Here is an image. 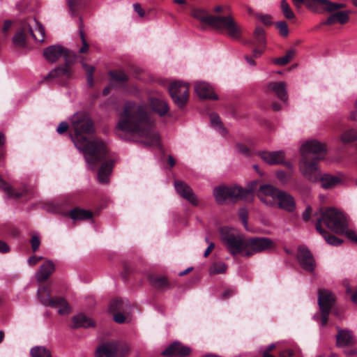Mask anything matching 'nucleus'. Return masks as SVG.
<instances>
[{
    "mask_svg": "<svg viewBox=\"0 0 357 357\" xmlns=\"http://www.w3.org/2000/svg\"><path fill=\"white\" fill-rule=\"evenodd\" d=\"M174 187L177 193L188 201L190 204L195 206H197L199 204L196 195L188 184L181 181H176L174 182Z\"/></svg>",
    "mask_w": 357,
    "mask_h": 357,
    "instance_id": "obj_16",
    "label": "nucleus"
},
{
    "mask_svg": "<svg viewBox=\"0 0 357 357\" xmlns=\"http://www.w3.org/2000/svg\"><path fill=\"white\" fill-rule=\"evenodd\" d=\"M321 324L324 326L328 322V314L330 312L329 310H321Z\"/></svg>",
    "mask_w": 357,
    "mask_h": 357,
    "instance_id": "obj_55",
    "label": "nucleus"
},
{
    "mask_svg": "<svg viewBox=\"0 0 357 357\" xmlns=\"http://www.w3.org/2000/svg\"><path fill=\"white\" fill-rule=\"evenodd\" d=\"M336 346L340 348L349 347L355 343L353 333L349 330H343L337 327Z\"/></svg>",
    "mask_w": 357,
    "mask_h": 357,
    "instance_id": "obj_20",
    "label": "nucleus"
},
{
    "mask_svg": "<svg viewBox=\"0 0 357 357\" xmlns=\"http://www.w3.org/2000/svg\"><path fill=\"white\" fill-rule=\"evenodd\" d=\"M305 5L307 9L316 13H333L346 7L344 3H333L329 0H306Z\"/></svg>",
    "mask_w": 357,
    "mask_h": 357,
    "instance_id": "obj_11",
    "label": "nucleus"
},
{
    "mask_svg": "<svg viewBox=\"0 0 357 357\" xmlns=\"http://www.w3.org/2000/svg\"><path fill=\"white\" fill-rule=\"evenodd\" d=\"M210 120L211 126L222 135H226V130L222 125L220 117L215 114H211L210 115Z\"/></svg>",
    "mask_w": 357,
    "mask_h": 357,
    "instance_id": "obj_39",
    "label": "nucleus"
},
{
    "mask_svg": "<svg viewBox=\"0 0 357 357\" xmlns=\"http://www.w3.org/2000/svg\"><path fill=\"white\" fill-rule=\"evenodd\" d=\"M70 216L74 220H85L92 218V213L87 210L76 208L70 211Z\"/></svg>",
    "mask_w": 357,
    "mask_h": 357,
    "instance_id": "obj_34",
    "label": "nucleus"
},
{
    "mask_svg": "<svg viewBox=\"0 0 357 357\" xmlns=\"http://www.w3.org/2000/svg\"><path fill=\"white\" fill-rule=\"evenodd\" d=\"M235 291L233 289H227L223 292L222 297L224 298H228L229 297L231 296L233 294H234Z\"/></svg>",
    "mask_w": 357,
    "mask_h": 357,
    "instance_id": "obj_64",
    "label": "nucleus"
},
{
    "mask_svg": "<svg viewBox=\"0 0 357 357\" xmlns=\"http://www.w3.org/2000/svg\"><path fill=\"white\" fill-rule=\"evenodd\" d=\"M116 130L139 137L140 142L146 146L160 145V136L154 130V121L144 105L126 102L120 114Z\"/></svg>",
    "mask_w": 357,
    "mask_h": 357,
    "instance_id": "obj_1",
    "label": "nucleus"
},
{
    "mask_svg": "<svg viewBox=\"0 0 357 357\" xmlns=\"http://www.w3.org/2000/svg\"><path fill=\"white\" fill-rule=\"evenodd\" d=\"M93 326L94 323L93 320L82 314L75 316L73 318V327L74 328H88Z\"/></svg>",
    "mask_w": 357,
    "mask_h": 357,
    "instance_id": "obj_33",
    "label": "nucleus"
},
{
    "mask_svg": "<svg viewBox=\"0 0 357 357\" xmlns=\"http://www.w3.org/2000/svg\"><path fill=\"white\" fill-rule=\"evenodd\" d=\"M228 199H243L249 195L250 191L244 190L238 186H226Z\"/></svg>",
    "mask_w": 357,
    "mask_h": 357,
    "instance_id": "obj_30",
    "label": "nucleus"
},
{
    "mask_svg": "<svg viewBox=\"0 0 357 357\" xmlns=\"http://www.w3.org/2000/svg\"><path fill=\"white\" fill-rule=\"evenodd\" d=\"M335 303V297L332 293L326 289H320L318 294V304L320 310L331 311Z\"/></svg>",
    "mask_w": 357,
    "mask_h": 357,
    "instance_id": "obj_22",
    "label": "nucleus"
},
{
    "mask_svg": "<svg viewBox=\"0 0 357 357\" xmlns=\"http://www.w3.org/2000/svg\"><path fill=\"white\" fill-rule=\"evenodd\" d=\"M126 312H114L113 315L114 320L118 324H123L126 321L127 318L124 314Z\"/></svg>",
    "mask_w": 357,
    "mask_h": 357,
    "instance_id": "obj_46",
    "label": "nucleus"
},
{
    "mask_svg": "<svg viewBox=\"0 0 357 357\" xmlns=\"http://www.w3.org/2000/svg\"><path fill=\"white\" fill-rule=\"evenodd\" d=\"M109 75L112 79L118 82H125L128 79V77L122 71H111Z\"/></svg>",
    "mask_w": 357,
    "mask_h": 357,
    "instance_id": "obj_42",
    "label": "nucleus"
},
{
    "mask_svg": "<svg viewBox=\"0 0 357 357\" xmlns=\"http://www.w3.org/2000/svg\"><path fill=\"white\" fill-rule=\"evenodd\" d=\"M213 195L215 201L219 204H222L228 199L226 186H219L213 190Z\"/></svg>",
    "mask_w": 357,
    "mask_h": 357,
    "instance_id": "obj_37",
    "label": "nucleus"
},
{
    "mask_svg": "<svg viewBox=\"0 0 357 357\" xmlns=\"http://www.w3.org/2000/svg\"><path fill=\"white\" fill-rule=\"evenodd\" d=\"M130 351V347L123 342H108L100 345L97 350L96 357H125Z\"/></svg>",
    "mask_w": 357,
    "mask_h": 357,
    "instance_id": "obj_7",
    "label": "nucleus"
},
{
    "mask_svg": "<svg viewBox=\"0 0 357 357\" xmlns=\"http://www.w3.org/2000/svg\"><path fill=\"white\" fill-rule=\"evenodd\" d=\"M30 354L31 357H52L50 350L42 346L31 348Z\"/></svg>",
    "mask_w": 357,
    "mask_h": 357,
    "instance_id": "obj_38",
    "label": "nucleus"
},
{
    "mask_svg": "<svg viewBox=\"0 0 357 357\" xmlns=\"http://www.w3.org/2000/svg\"><path fill=\"white\" fill-rule=\"evenodd\" d=\"M260 20L266 25L271 24V18L269 15H262L261 16Z\"/></svg>",
    "mask_w": 357,
    "mask_h": 357,
    "instance_id": "obj_62",
    "label": "nucleus"
},
{
    "mask_svg": "<svg viewBox=\"0 0 357 357\" xmlns=\"http://www.w3.org/2000/svg\"><path fill=\"white\" fill-rule=\"evenodd\" d=\"M134 10L137 13L139 17H143L145 15V12L142 8L141 5L138 3L133 4Z\"/></svg>",
    "mask_w": 357,
    "mask_h": 357,
    "instance_id": "obj_57",
    "label": "nucleus"
},
{
    "mask_svg": "<svg viewBox=\"0 0 357 357\" xmlns=\"http://www.w3.org/2000/svg\"><path fill=\"white\" fill-rule=\"evenodd\" d=\"M0 188H1L6 193L8 198H19L26 194V190H23L20 192L16 191L10 185H9L0 176Z\"/></svg>",
    "mask_w": 357,
    "mask_h": 357,
    "instance_id": "obj_31",
    "label": "nucleus"
},
{
    "mask_svg": "<svg viewBox=\"0 0 357 357\" xmlns=\"http://www.w3.org/2000/svg\"><path fill=\"white\" fill-rule=\"evenodd\" d=\"M317 223L316 229L324 238L326 241L332 245H340L342 241L335 236L328 234L321 227L323 222L329 229L337 234H342L347 227V220L344 215L335 208L320 209L316 213Z\"/></svg>",
    "mask_w": 357,
    "mask_h": 357,
    "instance_id": "obj_4",
    "label": "nucleus"
},
{
    "mask_svg": "<svg viewBox=\"0 0 357 357\" xmlns=\"http://www.w3.org/2000/svg\"><path fill=\"white\" fill-rule=\"evenodd\" d=\"M344 143H350L357 140V129L351 128L344 132L341 136Z\"/></svg>",
    "mask_w": 357,
    "mask_h": 357,
    "instance_id": "obj_41",
    "label": "nucleus"
},
{
    "mask_svg": "<svg viewBox=\"0 0 357 357\" xmlns=\"http://www.w3.org/2000/svg\"><path fill=\"white\" fill-rule=\"evenodd\" d=\"M195 90L197 96L202 99H218V96L214 93L212 86L206 82H196Z\"/></svg>",
    "mask_w": 357,
    "mask_h": 357,
    "instance_id": "obj_21",
    "label": "nucleus"
},
{
    "mask_svg": "<svg viewBox=\"0 0 357 357\" xmlns=\"http://www.w3.org/2000/svg\"><path fill=\"white\" fill-rule=\"evenodd\" d=\"M276 27L278 29L281 36L287 37L289 35V29L287 24L284 22H279L276 24Z\"/></svg>",
    "mask_w": 357,
    "mask_h": 357,
    "instance_id": "obj_45",
    "label": "nucleus"
},
{
    "mask_svg": "<svg viewBox=\"0 0 357 357\" xmlns=\"http://www.w3.org/2000/svg\"><path fill=\"white\" fill-rule=\"evenodd\" d=\"M294 355V351L291 349H285L280 352V357H291Z\"/></svg>",
    "mask_w": 357,
    "mask_h": 357,
    "instance_id": "obj_60",
    "label": "nucleus"
},
{
    "mask_svg": "<svg viewBox=\"0 0 357 357\" xmlns=\"http://www.w3.org/2000/svg\"><path fill=\"white\" fill-rule=\"evenodd\" d=\"M29 34L37 42L45 41V32L43 25L35 18L29 17L23 22L21 30L14 36L13 40L15 45L24 47Z\"/></svg>",
    "mask_w": 357,
    "mask_h": 357,
    "instance_id": "obj_6",
    "label": "nucleus"
},
{
    "mask_svg": "<svg viewBox=\"0 0 357 357\" xmlns=\"http://www.w3.org/2000/svg\"><path fill=\"white\" fill-rule=\"evenodd\" d=\"M326 153V146L319 141L312 139L305 142L301 147V156L320 160Z\"/></svg>",
    "mask_w": 357,
    "mask_h": 357,
    "instance_id": "obj_10",
    "label": "nucleus"
},
{
    "mask_svg": "<svg viewBox=\"0 0 357 357\" xmlns=\"http://www.w3.org/2000/svg\"><path fill=\"white\" fill-rule=\"evenodd\" d=\"M278 206L280 208L288 212H292L296 208L294 197L285 191L280 190L276 198Z\"/></svg>",
    "mask_w": 357,
    "mask_h": 357,
    "instance_id": "obj_18",
    "label": "nucleus"
},
{
    "mask_svg": "<svg viewBox=\"0 0 357 357\" xmlns=\"http://www.w3.org/2000/svg\"><path fill=\"white\" fill-rule=\"evenodd\" d=\"M268 90L275 93L279 99L284 102L288 100L287 84L284 82H271L268 84Z\"/></svg>",
    "mask_w": 357,
    "mask_h": 357,
    "instance_id": "obj_25",
    "label": "nucleus"
},
{
    "mask_svg": "<svg viewBox=\"0 0 357 357\" xmlns=\"http://www.w3.org/2000/svg\"><path fill=\"white\" fill-rule=\"evenodd\" d=\"M295 55L296 50L294 49H290L284 56L274 59L272 60V62L275 65L285 66L293 59Z\"/></svg>",
    "mask_w": 357,
    "mask_h": 357,
    "instance_id": "obj_36",
    "label": "nucleus"
},
{
    "mask_svg": "<svg viewBox=\"0 0 357 357\" xmlns=\"http://www.w3.org/2000/svg\"><path fill=\"white\" fill-rule=\"evenodd\" d=\"M259 155L264 162L271 165L283 163L285 158L284 152L282 151H263Z\"/></svg>",
    "mask_w": 357,
    "mask_h": 357,
    "instance_id": "obj_23",
    "label": "nucleus"
},
{
    "mask_svg": "<svg viewBox=\"0 0 357 357\" xmlns=\"http://www.w3.org/2000/svg\"><path fill=\"white\" fill-rule=\"evenodd\" d=\"M343 180L344 175L341 173H337L335 175L324 174L319 176L318 181L321 183V185L324 189L330 190L341 184Z\"/></svg>",
    "mask_w": 357,
    "mask_h": 357,
    "instance_id": "obj_17",
    "label": "nucleus"
},
{
    "mask_svg": "<svg viewBox=\"0 0 357 357\" xmlns=\"http://www.w3.org/2000/svg\"><path fill=\"white\" fill-rule=\"evenodd\" d=\"M33 252H36L40 245V241L37 236H33L30 241Z\"/></svg>",
    "mask_w": 357,
    "mask_h": 357,
    "instance_id": "obj_49",
    "label": "nucleus"
},
{
    "mask_svg": "<svg viewBox=\"0 0 357 357\" xmlns=\"http://www.w3.org/2000/svg\"><path fill=\"white\" fill-rule=\"evenodd\" d=\"M113 167L112 161H107L101 165L98 173V179L100 183L105 184L109 181V176Z\"/></svg>",
    "mask_w": 357,
    "mask_h": 357,
    "instance_id": "obj_29",
    "label": "nucleus"
},
{
    "mask_svg": "<svg viewBox=\"0 0 357 357\" xmlns=\"http://www.w3.org/2000/svg\"><path fill=\"white\" fill-rule=\"evenodd\" d=\"M342 234H345V235L351 241L357 243V235L356 232L353 230H350L348 229V225H347V227L345 228V231Z\"/></svg>",
    "mask_w": 357,
    "mask_h": 357,
    "instance_id": "obj_51",
    "label": "nucleus"
},
{
    "mask_svg": "<svg viewBox=\"0 0 357 357\" xmlns=\"http://www.w3.org/2000/svg\"><path fill=\"white\" fill-rule=\"evenodd\" d=\"M222 241L232 255H241L246 257L268 252L275 246L274 241L266 237L243 238L229 234L222 238Z\"/></svg>",
    "mask_w": 357,
    "mask_h": 357,
    "instance_id": "obj_3",
    "label": "nucleus"
},
{
    "mask_svg": "<svg viewBox=\"0 0 357 357\" xmlns=\"http://www.w3.org/2000/svg\"><path fill=\"white\" fill-rule=\"evenodd\" d=\"M129 308L130 305L128 301L121 299H114L109 305V311L114 313L118 312H126Z\"/></svg>",
    "mask_w": 357,
    "mask_h": 357,
    "instance_id": "obj_32",
    "label": "nucleus"
},
{
    "mask_svg": "<svg viewBox=\"0 0 357 357\" xmlns=\"http://www.w3.org/2000/svg\"><path fill=\"white\" fill-rule=\"evenodd\" d=\"M69 8L73 14L76 11L77 6L80 3L81 0H67Z\"/></svg>",
    "mask_w": 357,
    "mask_h": 357,
    "instance_id": "obj_52",
    "label": "nucleus"
},
{
    "mask_svg": "<svg viewBox=\"0 0 357 357\" xmlns=\"http://www.w3.org/2000/svg\"><path fill=\"white\" fill-rule=\"evenodd\" d=\"M311 215V208L307 207L303 213V218L304 220L307 221Z\"/></svg>",
    "mask_w": 357,
    "mask_h": 357,
    "instance_id": "obj_61",
    "label": "nucleus"
},
{
    "mask_svg": "<svg viewBox=\"0 0 357 357\" xmlns=\"http://www.w3.org/2000/svg\"><path fill=\"white\" fill-rule=\"evenodd\" d=\"M192 16L203 24L219 31H225L231 38L238 39L241 36V27L231 15H214L206 10L197 8L192 10Z\"/></svg>",
    "mask_w": 357,
    "mask_h": 357,
    "instance_id": "obj_5",
    "label": "nucleus"
},
{
    "mask_svg": "<svg viewBox=\"0 0 357 357\" xmlns=\"http://www.w3.org/2000/svg\"><path fill=\"white\" fill-rule=\"evenodd\" d=\"M55 266L52 261L47 260L40 266L36 273V278L38 282H43L46 281L49 277L54 272Z\"/></svg>",
    "mask_w": 357,
    "mask_h": 357,
    "instance_id": "obj_24",
    "label": "nucleus"
},
{
    "mask_svg": "<svg viewBox=\"0 0 357 357\" xmlns=\"http://www.w3.org/2000/svg\"><path fill=\"white\" fill-rule=\"evenodd\" d=\"M169 94L175 104L182 107L188 100L189 86L187 83L181 82H172L169 87Z\"/></svg>",
    "mask_w": 357,
    "mask_h": 357,
    "instance_id": "obj_12",
    "label": "nucleus"
},
{
    "mask_svg": "<svg viewBox=\"0 0 357 357\" xmlns=\"http://www.w3.org/2000/svg\"><path fill=\"white\" fill-rule=\"evenodd\" d=\"M349 20V13L348 11H337L331 15L327 20L322 24L324 25H332L336 23L340 24H346Z\"/></svg>",
    "mask_w": 357,
    "mask_h": 357,
    "instance_id": "obj_26",
    "label": "nucleus"
},
{
    "mask_svg": "<svg viewBox=\"0 0 357 357\" xmlns=\"http://www.w3.org/2000/svg\"><path fill=\"white\" fill-rule=\"evenodd\" d=\"M78 26L80 38L82 42V47L79 50V53L82 54L86 52L89 50V46L85 38L84 32V24L81 17L79 19Z\"/></svg>",
    "mask_w": 357,
    "mask_h": 357,
    "instance_id": "obj_40",
    "label": "nucleus"
},
{
    "mask_svg": "<svg viewBox=\"0 0 357 357\" xmlns=\"http://www.w3.org/2000/svg\"><path fill=\"white\" fill-rule=\"evenodd\" d=\"M38 297L42 304L58 308V312L61 315L68 314L70 312L68 304L63 298H51L49 291L45 287L38 290Z\"/></svg>",
    "mask_w": 357,
    "mask_h": 357,
    "instance_id": "obj_9",
    "label": "nucleus"
},
{
    "mask_svg": "<svg viewBox=\"0 0 357 357\" xmlns=\"http://www.w3.org/2000/svg\"><path fill=\"white\" fill-rule=\"evenodd\" d=\"M151 109L160 116H164L169 112V107L166 101L159 98H151L149 100Z\"/></svg>",
    "mask_w": 357,
    "mask_h": 357,
    "instance_id": "obj_27",
    "label": "nucleus"
},
{
    "mask_svg": "<svg viewBox=\"0 0 357 357\" xmlns=\"http://www.w3.org/2000/svg\"><path fill=\"white\" fill-rule=\"evenodd\" d=\"M319 160L301 156L298 162V169L302 176L309 181L318 182L321 170L318 165Z\"/></svg>",
    "mask_w": 357,
    "mask_h": 357,
    "instance_id": "obj_8",
    "label": "nucleus"
},
{
    "mask_svg": "<svg viewBox=\"0 0 357 357\" xmlns=\"http://www.w3.org/2000/svg\"><path fill=\"white\" fill-rule=\"evenodd\" d=\"M151 284L159 289H165L169 287L167 280L165 277L151 275L149 278Z\"/></svg>",
    "mask_w": 357,
    "mask_h": 357,
    "instance_id": "obj_35",
    "label": "nucleus"
},
{
    "mask_svg": "<svg viewBox=\"0 0 357 357\" xmlns=\"http://www.w3.org/2000/svg\"><path fill=\"white\" fill-rule=\"evenodd\" d=\"M82 66L86 71V76L93 75L95 71V68L93 66L86 64L84 61H82Z\"/></svg>",
    "mask_w": 357,
    "mask_h": 357,
    "instance_id": "obj_53",
    "label": "nucleus"
},
{
    "mask_svg": "<svg viewBox=\"0 0 357 357\" xmlns=\"http://www.w3.org/2000/svg\"><path fill=\"white\" fill-rule=\"evenodd\" d=\"M214 247L215 244L213 243H210L208 248L206 249L204 253V257H207L212 251V250L214 248Z\"/></svg>",
    "mask_w": 357,
    "mask_h": 357,
    "instance_id": "obj_63",
    "label": "nucleus"
},
{
    "mask_svg": "<svg viewBox=\"0 0 357 357\" xmlns=\"http://www.w3.org/2000/svg\"><path fill=\"white\" fill-rule=\"evenodd\" d=\"M10 251V247L8 245L2 241H0V252L1 253H7Z\"/></svg>",
    "mask_w": 357,
    "mask_h": 357,
    "instance_id": "obj_58",
    "label": "nucleus"
},
{
    "mask_svg": "<svg viewBox=\"0 0 357 357\" xmlns=\"http://www.w3.org/2000/svg\"><path fill=\"white\" fill-rule=\"evenodd\" d=\"M227 270V266L223 262L214 263L211 267V273L213 274L223 273Z\"/></svg>",
    "mask_w": 357,
    "mask_h": 357,
    "instance_id": "obj_43",
    "label": "nucleus"
},
{
    "mask_svg": "<svg viewBox=\"0 0 357 357\" xmlns=\"http://www.w3.org/2000/svg\"><path fill=\"white\" fill-rule=\"evenodd\" d=\"M284 17L287 19H293L295 17V15L291 9L289 5H284L283 8H281Z\"/></svg>",
    "mask_w": 357,
    "mask_h": 357,
    "instance_id": "obj_48",
    "label": "nucleus"
},
{
    "mask_svg": "<svg viewBox=\"0 0 357 357\" xmlns=\"http://www.w3.org/2000/svg\"><path fill=\"white\" fill-rule=\"evenodd\" d=\"M74 135L71 139L75 146L84 153V158L91 169H94L96 165L106 155L105 144L98 139H90L87 135L94 132L92 120L84 112L75 113L70 119Z\"/></svg>",
    "mask_w": 357,
    "mask_h": 357,
    "instance_id": "obj_2",
    "label": "nucleus"
},
{
    "mask_svg": "<svg viewBox=\"0 0 357 357\" xmlns=\"http://www.w3.org/2000/svg\"><path fill=\"white\" fill-rule=\"evenodd\" d=\"M255 38L259 44H264L265 43L264 30L261 27H257L255 30Z\"/></svg>",
    "mask_w": 357,
    "mask_h": 357,
    "instance_id": "obj_44",
    "label": "nucleus"
},
{
    "mask_svg": "<svg viewBox=\"0 0 357 357\" xmlns=\"http://www.w3.org/2000/svg\"><path fill=\"white\" fill-rule=\"evenodd\" d=\"M297 259L301 267L306 271L312 272L315 268V261L310 251L303 246L298 248Z\"/></svg>",
    "mask_w": 357,
    "mask_h": 357,
    "instance_id": "obj_15",
    "label": "nucleus"
},
{
    "mask_svg": "<svg viewBox=\"0 0 357 357\" xmlns=\"http://www.w3.org/2000/svg\"><path fill=\"white\" fill-rule=\"evenodd\" d=\"M43 55L45 59L51 63H56L61 57H63L66 62H70V58L74 56L69 50L60 45H53L45 48Z\"/></svg>",
    "mask_w": 357,
    "mask_h": 357,
    "instance_id": "obj_13",
    "label": "nucleus"
},
{
    "mask_svg": "<svg viewBox=\"0 0 357 357\" xmlns=\"http://www.w3.org/2000/svg\"><path fill=\"white\" fill-rule=\"evenodd\" d=\"M190 353V349L180 342H175L165 349L162 354L171 357H185Z\"/></svg>",
    "mask_w": 357,
    "mask_h": 357,
    "instance_id": "obj_19",
    "label": "nucleus"
},
{
    "mask_svg": "<svg viewBox=\"0 0 357 357\" xmlns=\"http://www.w3.org/2000/svg\"><path fill=\"white\" fill-rule=\"evenodd\" d=\"M12 25V22L10 20H6L3 24V26L2 28V32L6 34L8 30L10 28Z\"/></svg>",
    "mask_w": 357,
    "mask_h": 357,
    "instance_id": "obj_59",
    "label": "nucleus"
},
{
    "mask_svg": "<svg viewBox=\"0 0 357 357\" xmlns=\"http://www.w3.org/2000/svg\"><path fill=\"white\" fill-rule=\"evenodd\" d=\"M277 178L282 183H286L290 179V176H288L284 171H278L276 172Z\"/></svg>",
    "mask_w": 357,
    "mask_h": 357,
    "instance_id": "obj_50",
    "label": "nucleus"
},
{
    "mask_svg": "<svg viewBox=\"0 0 357 357\" xmlns=\"http://www.w3.org/2000/svg\"><path fill=\"white\" fill-rule=\"evenodd\" d=\"M280 190L271 185H262L260 186L257 195L259 199L268 206H273L276 202L278 192Z\"/></svg>",
    "mask_w": 357,
    "mask_h": 357,
    "instance_id": "obj_14",
    "label": "nucleus"
},
{
    "mask_svg": "<svg viewBox=\"0 0 357 357\" xmlns=\"http://www.w3.org/2000/svg\"><path fill=\"white\" fill-rule=\"evenodd\" d=\"M68 128V124L66 122L63 121L59 123V125L56 129V131L59 134H63L66 131H67Z\"/></svg>",
    "mask_w": 357,
    "mask_h": 357,
    "instance_id": "obj_56",
    "label": "nucleus"
},
{
    "mask_svg": "<svg viewBox=\"0 0 357 357\" xmlns=\"http://www.w3.org/2000/svg\"><path fill=\"white\" fill-rule=\"evenodd\" d=\"M70 75L71 71L69 62H66L64 66L52 70L45 77V79H52L62 76L70 77Z\"/></svg>",
    "mask_w": 357,
    "mask_h": 357,
    "instance_id": "obj_28",
    "label": "nucleus"
},
{
    "mask_svg": "<svg viewBox=\"0 0 357 357\" xmlns=\"http://www.w3.org/2000/svg\"><path fill=\"white\" fill-rule=\"evenodd\" d=\"M239 217L243 222L244 227L248 229V213L246 209L241 208L238 212Z\"/></svg>",
    "mask_w": 357,
    "mask_h": 357,
    "instance_id": "obj_47",
    "label": "nucleus"
},
{
    "mask_svg": "<svg viewBox=\"0 0 357 357\" xmlns=\"http://www.w3.org/2000/svg\"><path fill=\"white\" fill-rule=\"evenodd\" d=\"M43 259V257L33 255L28 259V264L31 266H34L38 261Z\"/></svg>",
    "mask_w": 357,
    "mask_h": 357,
    "instance_id": "obj_54",
    "label": "nucleus"
}]
</instances>
